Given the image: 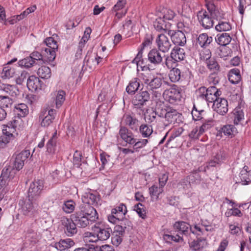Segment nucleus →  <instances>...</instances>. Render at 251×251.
I'll list each match as a JSON object with an SVG mask.
<instances>
[{
  "instance_id": "1",
  "label": "nucleus",
  "mask_w": 251,
  "mask_h": 251,
  "mask_svg": "<svg viewBox=\"0 0 251 251\" xmlns=\"http://www.w3.org/2000/svg\"><path fill=\"white\" fill-rule=\"evenodd\" d=\"M71 217L78 227L84 228L98 219V215L92 206L81 204Z\"/></svg>"
},
{
  "instance_id": "2",
  "label": "nucleus",
  "mask_w": 251,
  "mask_h": 251,
  "mask_svg": "<svg viewBox=\"0 0 251 251\" xmlns=\"http://www.w3.org/2000/svg\"><path fill=\"white\" fill-rule=\"evenodd\" d=\"M19 205L21 213L28 218H33L38 214V205L35 199L30 198L25 200H20Z\"/></svg>"
},
{
  "instance_id": "3",
  "label": "nucleus",
  "mask_w": 251,
  "mask_h": 251,
  "mask_svg": "<svg viewBox=\"0 0 251 251\" xmlns=\"http://www.w3.org/2000/svg\"><path fill=\"white\" fill-rule=\"evenodd\" d=\"M43 44L47 46L46 48H42V53L45 59L49 61H53L55 58L56 52L58 50L57 42L54 39V37H50L47 38L44 41Z\"/></svg>"
},
{
  "instance_id": "4",
  "label": "nucleus",
  "mask_w": 251,
  "mask_h": 251,
  "mask_svg": "<svg viewBox=\"0 0 251 251\" xmlns=\"http://www.w3.org/2000/svg\"><path fill=\"white\" fill-rule=\"evenodd\" d=\"M198 93L200 97L206 100L209 106L210 104L213 103L221 94V91L215 86H210L208 88L201 87L199 89Z\"/></svg>"
},
{
  "instance_id": "5",
  "label": "nucleus",
  "mask_w": 251,
  "mask_h": 251,
  "mask_svg": "<svg viewBox=\"0 0 251 251\" xmlns=\"http://www.w3.org/2000/svg\"><path fill=\"white\" fill-rule=\"evenodd\" d=\"M142 82L149 90L154 91L159 89L162 84V79L151 73L141 74Z\"/></svg>"
},
{
  "instance_id": "6",
  "label": "nucleus",
  "mask_w": 251,
  "mask_h": 251,
  "mask_svg": "<svg viewBox=\"0 0 251 251\" xmlns=\"http://www.w3.org/2000/svg\"><path fill=\"white\" fill-rule=\"evenodd\" d=\"M15 123L16 120H13V123L11 122L6 125H3L1 140L2 142L5 144L9 143L10 141L14 139L18 135Z\"/></svg>"
},
{
  "instance_id": "7",
  "label": "nucleus",
  "mask_w": 251,
  "mask_h": 251,
  "mask_svg": "<svg viewBox=\"0 0 251 251\" xmlns=\"http://www.w3.org/2000/svg\"><path fill=\"white\" fill-rule=\"evenodd\" d=\"M116 2L112 7L111 12L115 13L114 21L117 23L120 19L124 17L127 12L126 8L127 0H116Z\"/></svg>"
},
{
  "instance_id": "8",
  "label": "nucleus",
  "mask_w": 251,
  "mask_h": 251,
  "mask_svg": "<svg viewBox=\"0 0 251 251\" xmlns=\"http://www.w3.org/2000/svg\"><path fill=\"white\" fill-rule=\"evenodd\" d=\"M30 151L27 148L16 154L13 167L18 171L21 170L29 157H31Z\"/></svg>"
},
{
  "instance_id": "9",
  "label": "nucleus",
  "mask_w": 251,
  "mask_h": 251,
  "mask_svg": "<svg viewBox=\"0 0 251 251\" xmlns=\"http://www.w3.org/2000/svg\"><path fill=\"white\" fill-rule=\"evenodd\" d=\"M60 222L64 232L67 236L71 237L77 233V225L72 217L71 219H69L63 217L61 219Z\"/></svg>"
},
{
  "instance_id": "10",
  "label": "nucleus",
  "mask_w": 251,
  "mask_h": 251,
  "mask_svg": "<svg viewBox=\"0 0 251 251\" xmlns=\"http://www.w3.org/2000/svg\"><path fill=\"white\" fill-rule=\"evenodd\" d=\"M166 34L167 33H159L155 40L158 49L163 53L168 52L172 46L169 38Z\"/></svg>"
},
{
  "instance_id": "11",
  "label": "nucleus",
  "mask_w": 251,
  "mask_h": 251,
  "mask_svg": "<svg viewBox=\"0 0 251 251\" xmlns=\"http://www.w3.org/2000/svg\"><path fill=\"white\" fill-rule=\"evenodd\" d=\"M164 98L171 103H173L181 98L180 89L174 85L170 88L166 90L163 94Z\"/></svg>"
},
{
  "instance_id": "12",
  "label": "nucleus",
  "mask_w": 251,
  "mask_h": 251,
  "mask_svg": "<svg viewBox=\"0 0 251 251\" xmlns=\"http://www.w3.org/2000/svg\"><path fill=\"white\" fill-rule=\"evenodd\" d=\"M198 18L200 24L205 29L211 28L214 25L213 18L215 16H211L206 10H202L198 13Z\"/></svg>"
},
{
  "instance_id": "13",
  "label": "nucleus",
  "mask_w": 251,
  "mask_h": 251,
  "mask_svg": "<svg viewBox=\"0 0 251 251\" xmlns=\"http://www.w3.org/2000/svg\"><path fill=\"white\" fill-rule=\"evenodd\" d=\"M167 34L171 38L173 43L177 46H184L186 43V36L183 32L180 30L176 31L170 30Z\"/></svg>"
},
{
  "instance_id": "14",
  "label": "nucleus",
  "mask_w": 251,
  "mask_h": 251,
  "mask_svg": "<svg viewBox=\"0 0 251 251\" xmlns=\"http://www.w3.org/2000/svg\"><path fill=\"white\" fill-rule=\"evenodd\" d=\"M44 183L42 180H35L30 185L28 190V197L34 199L38 197L43 189Z\"/></svg>"
},
{
  "instance_id": "15",
  "label": "nucleus",
  "mask_w": 251,
  "mask_h": 251,
  "mask_svg": "<svg viewBox=\"0 0 251 251\" xmlns=\"http://www.w3.org/2000/svg\"><path fill=\"white\" fill-rule=\"evenodd\" d=\"M150 99V94L147 91L137 94L132 100V102L136 108H141Z\"/></svg>"
},
{
  "instance_id": "16",
  "label": "nucleus",
  "mask_w": 251,
  "mask_h": 251,
  "mask_svg": "<svg viewBox=\"0 0 251 251\" xmlns=\"http://www.w3.org/2000/svg\"><path fill=\"white\" fill-rule=\"evenodd\" d=\"M212 108L221 115H224L228 111L227 101L225 99L219 98L212 104Z\"/></svg>"
},
{
  "instance_id": "17",
  "label": "nucleus",
  "mask_w": 251,
  "mask_h": 251,
  "mask_svg": "<svg viewBox=\"0 0 251 251\" xmlns=\"http://www.w3.org/2000/svg\"><path fill=\"white\" fill-rule=\"evenodd\" d=\"M100 198L97 193L93 191H88L85 192L82 196V201L84 203L83 204L94 205L98 203Z\"/></svg>"
},
{
  "instance_id": "18",
  "label": "nucleus",
  "mask_w": 251,
  "mask_h": 251,
  "mask_svg": "<svg viewBox=\"0 0 251 251\" xmlns=\"http://www.w3.org/2000/svg\"><path fill=\"white\" fill-rule=\"evenodd\" d=\"M119 134L121 139L126 144L131 145L135 142L134 135L125 126H121Z\"/></svg>"
},
{
  "instance_id": "19",
  "label": "nucleus",
  "mask_w": 251,
  "mask_h": 251,
  "mask_svg": "<svg viewBox=\"0 0 251 251\" xmlns=\"http://www.w3.org/2000/svg\"><path fill=\"white\" fill-rule=\"evenodd\" d=\"M199 170L194 171L192 174L189 175L185 179L182 180L181 184L183 186V188H188L190 186V184L194 183H199L201 181V176Z\"/></svg>"
},
{
  "instance_id": "20",
  "label": "nucleus",
  "mask_w": 251,
  "mask_h": 251,
  "mask_svg": "<svg viewBox=\"0 0 251 251\" xmlns=\"http://www.w3.org/2000/svg\"><path fill=\"white\" fill-rule=\"evenodd\" d=\"M160 51L156 49H152L149 51L148 55V60L151 64L157 65L162 62L164 55H162Z\"/></svg>"
},
{
  "instance_id": "21",
  "label": "nucleus",
  "mask_w": 251,
  "mask_h": 251,
  "mask_svg": "<svg viewBox=\"0 0 251 251\" xmlns=\"http://www.w3.org/2000/svg\"><path fill=\"white\" fill-rule=\"evenodd\" d=\"M92 229L98 235L99 241H105L110 237V232L111 231V229L110 228H105L95 225L93 227Z\"/></svg>"
},
{
  "instance_id": "22",
  "label": "nucleus",
  "mask_w": 251,
  "mask_h": 251,
  "mask_svg": "<svg viewBox=\"0 0 251 251\" xmlns=\"http://www.w3.org/2000/svg\"><path fill=\"white\" fill-rule=\"evenodd\" d=\"M17 171L16 169L10 166L5 167L2 171L1 179H4L8 183L14 178Z\"/></svg>"
},
{
  "instance_id": "23",
  "label": "nucleus",
  "mask_w": 251,
  "mask_h": 251,
  "mask_svg": "<svg viewBox=\"0 0 251 251\" xmlns=\"http://www.w3.org/2000/svg\"><path fill=\"white\" fill-rule=\"evenodd\" d=\"M122 123L127 126L132 130L136 131L138 128V120L128 114H125L122 118Z\"/></svg>"
},
{
  "instance_id": "24",
  "label": "nucleus",
  "mask_w": 251,
  "mask_h": 251,
  "mask_svg": "<svg viewBox=\"0 0 251 251\" xmlns=\"http://www.w3.org/2000/svg\"><path fill=\"white\" fill-rule=\"evenodd\" d=\"M57 139V131L55 130L46 145L47 151L50 154L55 153Z\"/></svg>"
},
{
  "instance_id": "25",
  "label": "nucleus",
  "mask_w": 251,
  "mask_h": 251,
  "mask_svg": "<svg viewBox=\"0 0 251 251\" xmlns=\"http://www.w3.org/2000/svg\"><path fill=\"white\" fill-rule=\"evenodd\" d=\"M75 242L70 238L60 240L58 242L55 243L53 247L58 250L64 251L73 247Z\"/></svg>"
},
{
  "instance_id": "26",
  "label": "nucleus",
  "mask_w": 251,
  "mask_h": 251,
  "mask_svg": "<svg viewBox=\"0 0 251 251\" xmlns=\"http://www.w3.org/2000/svg\"><path fill=\"white\" fill-rule=\"evenodd\" d=\"M19 71L14 67H11L9 65H6L3 68L0 76L3 79H9L17 75Z\"/></svg>"
},
{
  "instance_id": "27",
  "label": "nucleus",
  "mask_w": 251,
  "mask_h": 251,
  "mask_svg": "<svg viewBox=\"0 0 251 251\" xmlns=\"http://www.w3.org/2000/svg\"><path fill=\"white\" fill-rule=\"evenodd\" d=\"M213 42V38L206 33H201L197 39V43L201 48H207Z\"/></svg>"
},
{
  "instance_id": "28",
  "label": "nucleus",
  "mask_w": 251,
  "mask_h": 251,
  "mask_svg": "<svg viewBox=\"0 0 251 251\" xmlns=\"http://www.w3.org/2000/svg\"><path fill=\"white\" fill-rule=\"evenodd\" d=\"M207 243L204 239H198L189 244L190 248L193 251H202L206 247Z\"/></svg>"
},
{
  "instance_id": "29",
  "label": "nucleus",
  "mask_w": 251,
  "mask_h": 251,
  "mask_svg": "<svg viewBox=\"0 0 251 251\" xmlns=\"http://www.w3.org/2000/svg\"><path fill=\"white\" fill-rule=\"evenodd\" d=\"M27 86L31 91H36L41 87V81L38 77L31 75L27 80Z\"/></svg>"
},
{
  "instance_id": "30",
  "label": "nucleus",
  "mask_w": 251,
  "mask_h": 251,
  "mask_svg": "<svg viewBox=\"0 0 251 251\" xmlns=\"http://www.w3.org/2000/svg\"><path fill=\"white\" fill-rule=\"evenodd\" d=\"M170 54L173 59L177 62L183 60L185 57V52L184 49L178 47H175Z\"/></svg>"
},
{
  "instance_id": "31",
  "label": "nucleus",
  "mask_w": 251,
  "mask_h": 251,
  "mask_svg": "<svg viewBox=\"0 0 251 251\" xmlns=\"http://www.w3.org/2000/svg\"><path fill=\"white\" fill-rule=\"evenodd\" d=\"M174 227L177 229L179 233L187 236L190 231V225L184 222H177L174 225Z\"/></svg>"
},
{
  "instance_id": "32",
  "label": "nucleus",
  "mask_w": 251,
  "mask_h": 251,
  "mask_svg": "<svg viewBox=\"0 0 251 251\" xmlns=\"http://www.w3.org/2000/svg\"><path fill=\"white\" fill-rule=\"evenodd\" d=\"M28 108L25 103H19L15 106L14 112L19 118L25 117L28 114Z\"/></svg>"
},
{
  "instance_id": "33",
  "label": "nucleus",
  "mask_w": 251,
  "mask_h": 251,
  "mask_svg": "<svg viewBox=\"0 0 251 251\" xmlns=\"http://www.w3.org/2000/svg\"><path fill=\"white\" fill-rule=\"evenodd\" d=\"M153 25L156 30L161 33H168V31L170 30L166 28L165 20L162 18L161 15L158 16L156 19Z\"/></svg>"
},
{
  "instance_id": "34",
  "label": "nucleus",
  "mask_w": 251,
  "mask_h": 251,
  "mask_svg": "<svg viewBox=\"0 0 251 251\" xmlns=\"http://www.w3.org/2000/svg\"><path fill=\"white\" fill-rule=\"evenodd\" d=\"M0 89L12 97H16L19 94V90L15 85L2 84Z\"/></svg>"
},
{
  "instance_id": "35",
  "label": "nucleus",
  "mask_w": 251,
  "mask_h": 251,
  "mask_svg": "<svg viewBox=\"0 0 251 251\" xmlns=\"http://www.w3.org/2000/svg\"><path fill=\"white\" fill-rule=\"evenodd\" d=\"M127 213V209L126 205L123 203L116 205L111 210V214H115L122 220L124 218L125 215Z\"/></svg>"
},
{
  "instance_id": "36",
  "label": "nucleus",
  "mask_w": 251,
  "mask_h": 251,
  "mask_svg": "<svg viewBox=\"0 0 251 251\" xmlns=\"http://www.w3.org/2000/svg\"><path fill=\"white\" fill-rule=\"evenodd\" d=\"M177 113L176 110L169 108L162 110L160 116H164L169 123H172L176 120Z\"/></svg>"
},
{
  "instance_id": "37",
  "label": "nucleus",
  "mask_w": 251,
  "mask_h": 251,
  "mask_svg": "<svg viewBox=\"0 0 251 251\" xmlns=\"http://www.w3.org/2000/svg\"><path fill=\"white\" fill-rule=\"evenodd\" d=\"M215 40L218 44L225 47L231 42V37L228 33H223L218 34Z\"/></svg>"
},
{
  "instance_id": "38",
  "label": "nucleus",
  "mask_w": 251,
  "mask_h": 251,
  "mask_svg": "<svg viewBox=\"0 0 251 251\" xmlns=\"http://www.w3.org/2000/svg\"><path fill=\"white\" fill-rule=\"evenodd\" d=\"M228 80L232 84L238 83L241 80L240 71L238 69H231L228 73Z\"/></svg>"
},
{
  "instance_id": "39",
  "label": "nucleus",
  "mask_w": 251,
  "mask_h": 251,
  "mask_svg": "<svg viewBox=\"0 0 251 251\" xmlns=\"http://www.w3.org/2000/svg\"><path fill=\"white\" fill-rule=\"evenodd\" d=\"M233 122L235 125H238L244 119L243 109L241 106L236 107L233 111Z\"/></svg>"
},
{
  "instance_id": "40",
  "label": "nucleus",
  "mask_w": 251,
  "mask_h": 251,
  "mask_svg": "<svg viewBox=\"0 0 251 251\" xmlns=\"http://www.w3.org/2000/svg\"><path fill=\"white\" fill-rule=\"evenodd\" d=\"M247 168V166H245L240 173V177L243 184L251 182V170L248 171Z\"/></svg>"
},
{
  "instance_id": "41",
  "label": "nucleus",
  "mask_w": 251,
  "mask_h": 251,
  "mask_svg": "<svg viewBox=\"0 0 251 251\" xmlns=\"http://www.w3.org/2000/svg\"><path fill=\"white\" fill-rule=\"evenodd\" d=\"M140 86L137 78H134L129 83L126 88V91L129 94H133L137 91Z\"/></svg>"
},
{
  "instance_id": "42",
  "label": "nucleus",
  "mask_w": 251,
  "mask_h": 251,
  "mask_svg": "<svg viewBox=\"0 0 251 251\" xmlns=\"http://www.w3.org/2000/svg\"><path fill=\"white\" fill-rule=\"evenodd\" d=\"M37 75L43 79H48L50 77L51 73L49 67L43 66L38 69Z\"/></svg>"
},
{
  "instance_id": "43",
  "label": "nucleus",
  "mask_w": 251,
  "mask_h": 251,
  "mask_svg": "<svg viewBox=\"0 0 251 251\" xmlns=\"http://www.w3.org/2000/svg\"><path fill=\"white\" fill-rule=\"evenodd\" d=\"M221 131L225 135L230 136L231 137L234 136L237 133L236 127L231 125L224 126L221 128Z\"/></svg>"
},
{
  "instance_id": "44",
  "label": "nucleus",
  "mask_w": 251,
  "mask_h": 251,
  "mask_svg": "<svg viewBox=\"0 0 251 251\" xmlns=\"http://www.w3.org/2000/svg\"><path fill=\"white\" fill-rule=\"evenodd\" d=\"M169 75L170 79L173 82L178 81L182 76L180 70L176 68L170 71Z\"/></svg>"
},
{
  "instance_id": "45",
  "label": "nucleus",
  "mask_w": 251,
  "mask_h": 251,
  "mask_svg": "<svg viewBox=\"0 0 251 251\" xmlns=\"http://www.w3.org/2000/svg\"><path fill=\"white\" fill-rule=\"evenodd\" d=\"M139 132L144 138L149 137L152 134L153 129L151 126L142 124L139 127Z\"/></svg>"
},
{
  "instance_id": "46",
  "label": "nucleus",
  "mask_w": 251,
  "mask_h": 251,
  "mask_svg": "<svg viewBox=\"0 0 251 251\" xmlns=\"http://www.w3.org/2000/svg\"><path fill=\"white\" fill-rule=\"evenodd\" d=\"M163 187L161 186L158 187L156 185H153L149 188V193L151 197L155 199H157L159 195L163 191Z\"/></svg>"
},
{
  "instance_id": "47",
  "label": "nucleus",
  "mask_w": 251,
  "mask_h": 251,
  "mask_svg": "<svg viewBox=\"0 0 251 251\" xmlns=\"http://www.w3.org/2000/svg\"><path fill=\"white\" fill-rule=\"evenodd\" d=\"M75 207V203L72 200L66 201L64 202L62 208L66 213H72Z\"/></svg>"
},
{
  "instance_id": "48",
  "label": "nucleus",
  "mask_w": 251,
  "mask_h": 251,
  "mask_svg": "<svg viewBox=\"0 0 251 251\" xmlns=\"http://www.w3.org/2000/svg\"><path fill=\"white\" fill-rule=\"evenodd\" d=\"M13 103V101L8 96H0V107L1 109L10 108Z\"/></svg>"
},
{
  "instance_id": "49",
  "label": "nucleus",
  "mask_w": 251,
  "mask_h": 251,
  "mask_svg": "<svg viewBox=\"0 0 251 251\" xmlns=\"http://www.w3.org/2000/svg\"><path fill=\"white\" fill-rule=\"evenodd\" d=\"M65 92L63 90L57 92L55 99V105L57 108H60L65 100Z\"/></svg>"
},
{
  "instance_id": "50",
  "label": "nucleus",
  "mask_w": 251,
  "mask_h": 251,
  "mask_svg": "<svg viewBox=\"0 0 251 251\" xmlns=\"http://www.w3.org/2000/svg\"><path fill=\"white\" fill-rule=\"evenodd\" d=\"M207 68L214 73L220 69V66L214 58H211L205 61Z\"/></svg>"
},
{
  "instance_id": "51",
  "label": "nucleus",
  "mask_w": 251,
  "mask_h": 251,
  "mask_svg": "<svg viewBox=\"0 0 251 251\" xmlns=\"http://www.w3.org/2000/svg\"><path fill=\"white\" fill-rule=\"evenodd\" d=\"M215 29L220 32L229 31L231 29V25L228 22L220 21L216 25Z\"/></svg>"
},
{
  "instance_id": "52",
  "label": "nucleus",
  "mask_w": 251,
  "mask_h": 251,
  "mask_svg": "<svg viewBox=\"0 0 251 251\" xmlns=\"http://www.w3.org/2000/svg\"><path fill=\"white\" fill-rule=\"evenodd\" d=\"M84 241L87 243H97L99 240L98 235L94 232H86L84 234Z\"/></svg>"
},
{
  "instance_id": "53",
  "label": "nucleus",
  "mask_w": 251,
  "mask_h": 251,
  "mask_svg": "<svg viewBox=\"0 0 251 251\" xmlns=\"http://www.w3.org/2000/svg\"><path fill=\"white\" fill-rule=\"evenodd\" d=\"M18 64L20 67L29 68L33 65L34 61L31 57L29 56L19 61Z\"/></svg>"
},
{
  "instance_id": "54",
  "label": "nucleus",
  "mask_w": 251,
  "mask_h": 251,
  "mask_svg": "<svg viewBox=\"0 0 251 251\" xmlns=\"http://www.w3.org/2000/svg\"><path fill=\"white\" fill-rule=\"evenodd\" d=\"M163 238L165 242L168 243H171L173 241L176 242H178L182 240V237L179 235L173 236L169 234H164Z\"/></svg>"
},
{
  "instance_id": "55",
  "label": "nucleus",
  "mask_w": 251,
  "mask_h": 251,
  "mask_svg": "<svg viewBox=\"0 0 251 251\" xmlns=\"http://www.w3.org/2000/svg\"><path fill=\"white\" fill-rule=\"evenodd\" d=\"M164 58L165 59V62L163 63V65L165 64L168 69L175 68L176 64L177 61H176L173 59L171 55L170 56L164 55Z\"/></svg>"
},
{
  "instance_id": "56",
  "label": "nucleus",
  "mask_w": 251,
  "mask_h": 251,
  "mask_svg": "<svg viewBox=\"0 0 251 251\" xmlns=\"http://www.w3.org/2000/svg\"><path fill=\"white\" fill-rule=\"evenodd\" d=\"M134 210L137 212L139 216L143 219L147 217L146 211L144 208V205L141 203H138L134 206Z\"/></svg>"
},
{
  "instance_id": "57",
  "label": "nucleus",
  "mask_w": 251,
  "mask_h": 251,
  "mask_svg": "<svg viewBox=\"0 0 251 251\" xmlns=\"http://www.w3.org/2000/svg\"><path fill=\"white\" fill-rule=\"evenodd\" d=\"M226 158V154L224 151H220L214 156V159L216 160L217 163L221 164L223 163Z\"/></svg>"
},
{
  "instance_id": "58",
  "label": "nucleus",
  "mask_w": 251,
  "mask_h": 251,
  "mask_svg": "<svg viewBox=\"0 0 251 251\" xmlns=\"http://www.w3.org/2000/svg\"><path fill=\"white\" fill-rule=\"evenodd\" d=\"M162 15L164 20H171L174 18L175 13L171 9H165L163 10Z\"/></svg>"
},
{
  "instance_id": "59",
  "label": "nucleus",
  "mask_w": 251,
  "mask_h": 251,
  "mask_svg": "<svg viewBox=\"0 0 251 251\" xmlns=\"http://www.w3.org/2000/svg\"><path fill=\"white\" fill-rule=\"evenodd\" d=\"M148 143V140L147 139H143L137 141L136 139L135 138V142L132 145H133L134 149L137 151L138 149L144 147Z\"/></svg>"
},
{
  "instance_id": "60",
  "label": "nucleus",
  "mask_w": 251,
  "mask_h": 251,
  "mask_svg": "<svg viewBox=\"0 0 251 251\" xmlns=\"http://www.w3.org/2000/svg\"><path fill=\"white\" fill-rule=\"evenodd\" d=\"M89 38V35H84V36L82 37L78 44V50L76 52L77 54H81L82 49L84 48L85 45L88 41Z\"/></svg>"
},
{
  "instance_id": "61",
  "label": "nucleus",
  "mask_w": 251,
  "mask_h": 251,
  "mask_svg": "<svg viewBox=\"0 0 251 251\" xmlns=\"http://www.w3.org/2000/svg\"><path fill=\"white\" fill-rule=\"evenodd\" d=\"M213 126V121L212 120H208L207 122L204 123L199 128V133H200V135L202 134L205 130L210 128Z\"/></svg>"
},
{
  "instance_id": "62",
  "label": "nucleus",
  "mask_w": 251,
  "mask_h": 251,
  "mask_svg": "<svg viewBox=\"0 0 251 251\" xmlns=\"http://www.w3.org/2000/svg\"><path fill=\"white\" fill-rule=\"evenodd\" d=\"M204 231V228L200 224L195 225L193 227L190 228V231L197 235L203 234Z\"/></svg>"
},
{
  "instance_id": "63",
  "label": "nucleus",
  "mask_w": 251,
  "mask_h": 251,
  "mask_svg": "<svg viewBox=\"0 0 251 251\" xmlns=\"http://www.w3.org/2000/svg\"><path fill=\"white\" fill-rule=\"evenodd\" d=\"M81 154L79 151H76L75 152L73 156V163L74 165L77 167L81 165Z\"/></svg>"
},
{
  "instance_id": "64",
  "label": "nucleus",
  "mask_w": 251,
  "mask_h": 251,
  "mask_svg": "<svg viewBox=\"0 0 251 251\" xmlns=\"http://www.w3.org/2000/svg\"><path fill=\"white\" fill-rule=\"evenodd\" d=\"M200 58L201 60L205 61L210 59L211 57V52L209 49H203L200 52Z\"/></svg>"
}]
</instances>
